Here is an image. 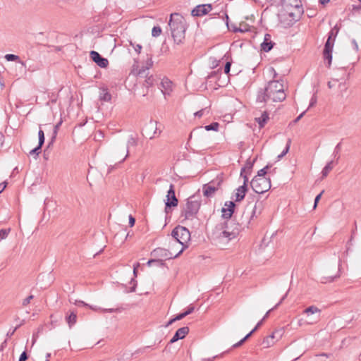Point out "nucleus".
<instances>
[{"label":"nucleus","mask_w":361,"mask_h":361,"mask_svg":"<svg viewBox=\"0 0 361 361\" xmlns=\"http://www.w3.org/2000/svg\"><path fill=\"white\" fill-rule=\"evenodd\" d=\"M286 94L284 92L282 80H271L268 82L267 86L259 91L257 102H266L271 99L274 102H279L285 100Z\"/></svg>","instance_id":"nucleus-1"},{"label":"nucleus","mask_w":361,"mask_h":361,"mask_svg":"<svg viewBox=\"0 0 361 361\" xmlns=\"http://www.w3.org/2000/svg\"><path fill=\"white\" fill-rule=\"evenodd\" d=\"M169 26L174 43L178 45L183 44L185 42L187 29V23L184 17L178 13H171Z\"/></svg>","instance_id":"nucleus-2"},{"label":"nucleus","mask_w":361,"mask_h":361,"mask_svg":"<svg viewBox=\"0 0 361 361\" xmlns=\"http://www.w3.org/2000/svg\"><path fill=\"white\" fill-rule=\"evenodd\" d=\"M201 202L195 199V196H191L187 199L185 204L183 207L180 213V217L183 220H192L196 217L200 209Z\"/></svg>","instance_id":"nucleus-3"},{"label":"nucleus","mask_w":361,"mask_h":361,"mask_svg":"<svg viewBox=\"0 0 361 361\" xmlns=\"http://www.w3.org/2000/svg\"><path fill=\"white\" fill-rule=\"evenodd\" d=\"M283 6L291 21L298 20L303 13L300 0H283Z\"/></svg>","instance_id":"nucleus-4"},{"label":"nucleus","mask_w":361,"mask_h":361,"mask_svg":"<svg viewBox=\"0 0 361 361\" xmlns=\"http://www.w3.org/2000/svg\"><path fill=\"white\" fill-rule=\"evenodd\" d=\"M171 235L175 242L179 243L183 245V250L187 247L186 244L190 239V233L185 227L178 226L171 232Z\"/></svg>","instance_id":"nucleus-5"},{"label":"nucleus","mask_w":361,"mask_h":361,"mask_svg":"<svg viewBox=\"0 0 361 361\" xmlns=\"http://www.w3.org/2000/svg\"><path fill=\"white\" fill-rule=\"evenodd\" d=\"M250 185L256 193L262 194L271 188V180L267 178L254 177Z\"/></svg>","instance_id":"nucleus-6"},{"label":"nucleus","mask_w":361,"mask_h":361,"mask_svg":"<svg viewBox=\"0 0 361 361\" xmlns=\"http://www.w3.org/2000/svg\"><path fill=\"white\" fill-rule=\"evenodd\" d=\"M223 183V178L220 176H217L208 183L203 185L202 191L204 196L210 198L214 196L216 192L221 188Z\"/></svg>","instance_id":"nucleus-7"},{"label":"nucleus","mask_w":361,"mask_h":361,"mask_svg":"<svg viewBox=\"0 0 361 361\" xmlns=\"http://www.w3.org/2000/svg\"><path fill=\"white\" fill-rule=\"evenodd\" d=\"M264 209L263 203L262 202H259V200H257L254 205H251L250 204H248L246 207L245 210L243 212V215L247 214V216L250 215L248 223H250L251 219H253L254 218H257L262 212Z\"/></svg>","instance_id":"nucleus-8"},{"label":"nucleus","mask_w":361,"mask_h":361,"mask_svg":"<svg viewBox=\"0 0 361 361\" xmlns=\"http://www.w3.org/2000/svg\"><path fill=\"white\" fill-rule=\"evenodd\" d=\"M183 248H181V250L177 254L173 255V253L166 249L157 247L152 252L151 255L155 257L160 258L159 259L163 261V259H169L171 258L177 257L180 253L183 252Z\"/></svg>","instance_id":"nucleus-9"},{"label":"nucleus","mask_w":361,"mask_h":361,"mask_svg":"<svg viewBox=\"0 0 361 361\" xmlns=\"http://www.w3.org/2000/svg\"><path fill=\"white\" fill-rule=\"evenodd\" d=\"M224 226L221 225V228H216V232L215 233L216 238L220 241L228 243L231 240L235 238L238 234V231H228L226 230L221 231Z\"/></svg>","instance_id":"nucleus-10"},{"label":"nucleus","mask_w":361,"mask_h":361,"mask_svg":"<svg viewBox=\"0 0 361 361\" xmlns=\"http://www.w3.org/2000/svg\"><path fill=\"white\" fill-rule=\"evenodd\" d=\"M178 200L176 197L174 185L173 184H171L166 195L165 210L167 211L168 208L176 207L178 205Z\"/></svg>","instance_id":"nucleus-11"},{"label":"nucleus","mask_w":361,"mask_h":361,"mask_svg":"<svg viewBox=\"0 0 361 361\" xmlns=\"http://www.w3.org/2000/svg\"><path fill=\"white\" fill-rule=\"evenodd\" d=\"M90 56L91 59L100 68H105L109 65V61L107 59L102 56L97 51H91L90 52Z\"/></svg>","instance_id":"nucleus-12"},{"label":"nucleus","mask_w":361,"mask_h":361,"mask_svg":"<svg viewBox=\"0 0 361 361\" xmlns=\"http://www.w3.org/2000/svg\"><path fill=\"white\" fill-rule=\"evenodd\" d=\"M137 145V140L133 137H130L128 140V142L126 146H123L121 147H118L116 149V154H118L119 153H121L122 154H125L124 157L121 160V161H124L128 156L129 151L128 148L130 146H136Z\"/></svg>","instance_id":"nucleus-13"},{"label":"nucleus","mask_w":361,"mask_h":361,"mask_svg":"<svg viewBox=\"0 0 361 361\" xmlns=\"http://www.w3.org/2000/svg\"><path fill=\"white\" fill-rule=\"evenodd\" d=\"M212 9V6L210 4H202L195 6L191 12L193 16H203L207 14Z\"/></svg>","instance_id":"nucleus-14"},{"label":"nucleus","mask_w":361,"mask_h":361,"mask_svg":"<svg viewBox=\"0 0 361 361\" xmlns=\"http://www.w3.org/2000/svg\"><path fill=\"white\" fill-rule=\"evenodd\" d=\"M235 204L233 201L226 202L224 204V207L221 209L222 217L226 219H229L235 209Z\"/></svg>","instance_id":"nucleus-15"},{"label":"nucleus","mask_w":361,"mask_h":361,"mask_svg":"<svg viewBox=\"0 0 361 361\" xmlns=\"http://www.w3.org/2000/svg\"><path fill=\"white\" fill-rule=\"evenodd\" d=\"M157 123L156 121H150L145 127L144 132L146 136L149 139H152L157 133Z\"/></svg>","instance_id":"nucleus-16"},{"label":"nucleus","mask_w":361,"mask_h":361,"mask_svg":"<svg viewBox=\"0 0 361 361\" xmlns=\"http://www.w3.org/2000/svg\"><path fill=\"white\" fill-rule=\"evenodd\" d=\"M189 333V328L188 326H183L178 329L172 338L170 340V343H173L180 339H183Z\"/></svg>","instance_id":"nucleus-17"},{"label":"nucleus","mask_w":361,"mask_h":361,"mask_svg":"<svg viewBox=\"0 0 361 361\" xmlns=\"http://www.w3.org/2000/svg\"><path fill=\"white\" fill-rule=\"evenodd\" d=\"M320 313H321V310L314 305L307 307L303 311V314H306L307 317H310V319L318 317V319H319Z\"/></svg>","instance_id":"nucleus-18"},{"label":"nucleus","mask_w":361,"mask_h":361,"mask_svg":"<svg viewBox=\"0 0 361 361\" xmlns=\"http://www.w3.org/2000/svg\"><path fill=\"white\" fill-rule=\"evenodd\" d=\"M274 44V43L271 40V35L266 34L264 35V42L261 44L262 50L268 52L273 48Z\"/></svg>","instance_id":"nucleus-19"},{"label":"nucleus","mask_w":361,"mask_h":361,"mask_svg":"<svg viewBox=\"0 0 361 361\" xmlns=\"http://www.w3.org/2000/svg\"><path fill=\"white\" fill-rule=\"evenodd\" d=\"M161 92L166 94H170L172 91V82L168 78H164L161 82Z\"/></svg>","instance_id":"nucleus-20"},{"label":"nucleus","mask_w":361,"mask_h":361,"mask_svg":"<svg viewBox=\"0 0 361 361\" xmlns=\"http://www.w3.org/2000/svg\"><path fill=\"white\" fill-rule=\"evenodd\" d=\"M247 191V187L245 185H240L236 189V192L235 193V202H240L242 201L245 196V194Z\"/></svg>","instance_id":"nucleus-21"},{"label":"nucleus","mask_w":361,"mask_h":361,"mask_svg":"<svg viewBox=\"0 0 361 361\" xmlns=\"http://www.w3.org/2000/svg\"><path fill=\"white\" fill-rule=\"evenodd\" d=\"M255 159L251 160L250 159H247L245 165L241 169L240 176H243L244 173H250L253 167V164Z\"/></svg>","instance_id":"nucleus-22"},{"label":"nucleus","mask_w":361,"mask_h":361,"mask_svg":"<svg viewBox=\"0 0 361 361\" xmlns=\"http://www.w3.org/2000/svg\"><path fill=\"white\" fill-rule=\"evenodd\" d=\"M269 119V114L264 111L260 117L255 118L256 122L259 124L260 128H263Z\"/></svg>","instance_id":"nucleus-23"},{"label":"nucleus","mask_w":361,"mask_h":361,"mask_svg":"<svg viewBox=\"0 0 361 361\" xmlns=\"http://www.w3.org/2000/svg\"><path fill=\"white\" fill-rule=\"evenodd\" d=\"M66 320L70 327L74 325L77 321V314L75 312H72L71 314L66 317Z\"/></svg>","instance_id":"nucleus-24"},{"label":"nucleus","mask_w":361,"mask_h":361,"mask_svg":"<svg viewBox=\"0 0 361 361\" xmlns=\"http://www.w3.org/2000/svg\"><path fill=\"white\" fill-rule=\"evenodd\" d=\"M318 322V317H313L309 319V320H304L303 319H300L298 320V325L300 326L304 325V324H314Z\"/></svg>","instance_id":"nucleus-25"},{"label":"nucleus","mask_w":361,"mask_h":361,"mask_svg":"<svg viewBox=\"0 0 361 361\" xmlns=\"http://www.w3.org/2000/svg\"><path fill=\"white\" fill-rule=\"evenodd\" d=\"M333 161H329L323 169L322 173L323 177L327 176V175L329 173V172L332 170L334 166H333Z\"/></svg>","instance_id":"nucleus-26"},{"label":"nucleus","mask_w":361,"mask_h":361,"mask_svg":"<svg viewBox=\"0 0 361 361\" xmlns=\"http://www.w3.org/2000/svg\"><path fill=\"white\" fill-rule=\"evenodd\" d=\"M100 99L104 102H109L111 99V94L107 91L106 89H103L100 94Z\"/></svg>","instance_id":"nucleus-27"},{"label":"nucleus","mask_w":361,"mask_h":361,"mask_svg":"<svg viewBox=\"0 0 361 361\" xmlns=\"http://www.w3.org/2000/svg\"><path fill=\"white\" fill-rule=\"evenodd\" d=\"M5 59L8 61H18L22 65H25L24 62L23 61H21L20 60V58L17 55H15V54H6L5 56Z\"/></svg>","instance_id":"nucleus-28"},{"label":"nucleus","mask_w":361,"mask_h":361,"mask_svg":"<svg viewBox=\"0 0 361 361\" xmlns=\"http://www.w3.org/2000/svg\"><path fill=\"white\" fill-rule=\"evenodd\" d=\"M339 31V28L337 25H335L331 31L329 32L328 38L332 39L333 41H335V38L337 36Z\"/></svg>","instance_id":"nucleus-29"},{"label":"nucleus","mask_w":361,"mask_h":361,"mask_svg":"<svg viewBox=\"0 0 361 361\" xmlns=\"http://www.w3.org/2000/svg\"><path fill=\"white\" fill-rule=\"evenodd\" d=\"M275 338V332L272 333L269 336L265 338L263 340V344L265 347H269L274 343L272 341Z\"/></svg>","instance_id":"nucleus-30"},{"label":"nucleus","mask_w":361,"mask_h":361,"mask_svg":"<svg viewBox=\"0 0 361 361\" xmlns=\"http://www.w3.org/2000/svg\"><path fill=\"white\" fill-rule=\"evenodd\" d=\"M334 43V41L328 38L324 45V51H332Z\"/></svg>","instance_id":"nucleus-31"},{"label":"nucleus","mask_w":361,"mask_h":361,"mask_svg":"<svg viewBox=\"0 0 361 361\" xmlns=\"http://www.w3.org/2000/svg\"><path fill=\"white\" fill-rule=\"evenodd\" d=\"M248 25L245 23H240L239 27H235L233 29V31L235 32H245L249 31Z\"/></svg>","instance_id":"nucleus-32"},{"label":"nucleus","mask_w":361,"mask_h":361,"mask_svg":"<svg viewBox=\"0 0 361 361\" xmlns=\"http://www.w3.org/2000/svg\"><path fill=\"white\" fill-rule=\"evenodd\" d=\"M219 127V123L214 122V123H211L209 125H207V126H204V129L207 131H209V130L216 131V130H218Z\"/></svg>","instance_id":"nucleus-33"},{"label":"nucleus","mask_w":361,"mask_h":361,"mask_svg":"<svg viewBox=\"0 0 361 361\" xmlns=\"http://www.w3.org/2000/svg\"><path fill=\"white\" fill-rule=\"evenodd\" d=\"M271 166L268 164L264 168L260 169L257 172V175L255 177H259V178H265L264 175L267 173V169H269Z\"/></svg>","instance_id":"nucleus-34"},{"label":"nucleus","mask_w":361,"mask_h":361,"mask_svg":"<svg viewBox=\"0 0 361 361\" xmlns=\"http://www.w3.org/2000/svg\"><path fill=\"white\" fill-rule=\"evenodd\" d=\"M61 123H62V121H59L54 126L51 142H53L55 140L56 137L58 133V130H59Z\"/></svg>","instance_id":"nucleus-35"},{"label":"nucleus","mask_w":361,"mask_h":361,"mask_svg":"<svg viewBox=\"0 0 361 361\" xmlns=\"http://www.w3.org/2000/svg\"><path fill=\"white\" fill-rule=\"evenodd\" d=\"M75 305H76L78 306L89 307L90 309H92V310H93L94 311H97L98 310H100V308H97V307L89 305L88 304H87L85 302L81 301V300H75Z\"/></svg>","instance_id":"nucleus-36"},{"label":"nucleus","mask_w":361,"mask_h":361,"mask_svg":"<svg viewBox=\"0 0 361 361\" xmlns=\"http://www.w3.org/2000/svg\"><path fill=\"white\" fill-rule=\"evenodd\" d=\"M38 137H39L38 145L42 147V145L44 143L45 137H44V133L42 129H39V130L38 132Z\"/></svg>","instance_id":"nucleus-37"},{"label":"nucleus","mask_w":361,"mask_h":361,"mask_svg":"<svg viewBox=\"0 0 361 361\" xmlns=\"http://www.w3.org/2000/svg\"><path fill=\"white\" fill-rule=\"evenodd\" d=\"M10 232H11V228L0 230V241L4 239H6Z\"/></svg>","instance_id":"nucleus-38"},{"label":"nucleus","mask_w":361,"mask_h":361,"mask_svg":"<svg viewBox=\"0 0 361 361\" xmlns=\"http://www.w3.org/2000/svg\"><path fill=\"white\" fill-rule=\"evenodd\" d=\"M161 33V28L159 26H154L152 30V35L154 37H159Z\"/></svg>","instance_id":"nucleus-39"},{"label":"nucleus","mask_w":361,"mask_h":361,"mask_svg":"<svg viewBox=\"0 0 361 361\" xmlns=\"http://www.w3.org/2000/svg\"><path fill=\"white\" fill-rule=\"evenodd\" d=\"M341 142H339L338 144H337V145L336 146L334 151V156L337 159H338L340 157L339 152L341 150Z\"/></svg>","instance_id":"nucleus-40"},{"label":"nucleus","mask_w":361,"mask_h":361,"mask_svg":"<svg viewBox=\"0 0 361 361\" xmlns=\"http://www.w3.org/2000/svg\"><path fill=\"white\" fill-rule=\"evenodd\" d=\"M324 58L328 60L329 65L331 64L332 60V51H323Z\"/></svg>","instance_id":"nucleus-41"},{"label":"nucleus","mask_w":361,"mask_h":361,"mask_svg":"<svg viewBox=\"0 0 361 361\" xmlns=\"http://www.w3.org/2000/svg\"><path fill=\"white\" fill-rule=\"evenodd\" d=\"M290 144H291V140L288 139V141H287L286 146L285 149L281 152L282 156H285L288 152Z\"/></svg>","instance_id":"nucleus-42"},{"label":"nucleus","mask_w":361,"mask_h":361,"mask_svg":"<svg viewBox=\"0 0 361 361\" xmlns=\"http://www.w3.org/2000/svg\"><path fill=\"white\" fill-rule=\"evenodd\" d=\"M41 149L42 147L37 145L35 148L30 152V154H35L36 156H38V154L41 152Z\"/></svg>","instance_id":"nucleus-43"},{"label":"nucleus","mask_w":361,"mask_h":361,"mask_svg":"<svg viewBox=\"0 0 361 361\" xmlns=\"http://www.w3.org/2000/svg\"><path fill=\"white\" fill-rule=\"evenodd\" d=\"M33 298H34V296L32 295H30L28 297H27L26 298H25L22 302L23 306L27 305L30 302L31 300L33 299Z\"/></svg>","instance_id":"nucleus-44"},{"label":"nucleus","mask_w":361,"mask_h":361,"mask_svg":"<svg viewBox=\"0 0 361 361\" xmlns=\"http://www.w3.org/2000/svg\"><path fill=\"white\" fill-rule=\"evenodd\" d=\"M317 96L315 94H314L310 99V102L308 109L314 106L317 104Z\"/></svg>","instance_id":"nucleus-45"},{"label":"nucleus","mask_w":361,"mask_h":361,"mask_svg":"<svg viewBox=\"0 0 361 361\" xmlns=\"http://www.w3.org/2000/svg\"><path fill=\"white\" fill-rule=\"evenodd\" d=\"M323 193H324V190H322L319 195H317L315 197L314 203V209H315L317 207V204H318L319 200L321 199L322 195Z\"/></svg>","instance_id":"nucleus-46"},{"label":"nucleus","mask_w":361,"mask_h":361,"mask_svg":"<svg viewBox=\"0 0 361 361\" xmlns=\"http://www.w3.org/2000/svg\"><path fill=\"white\" fill-rule=\"evenodd\" d=\"M152 263H157V264H160V265L164 264V263L162 262V260H161V259H149V260L147 262V264H148L149 266H150Z\"/></svg>","instance_id":"nucleus-47"},{"label":"nucleus","mask_w":361,"mask_h":361,"mask_svg":"<svg viewBox=\"0 0 361 361\" xmlns=\"http://www.w3.org/2000/svg\"><path fill=\"white\" fill-rule=\"evenodd\" d=\"M130 45L133 47L135 51L140 54L142 49V46L140 44H134L133 42H130Z\"/></svg>","instance_id":"nucleus-48"},{"label":"nucleus","mask_w":361,"mask_h":361,"mask_svg":"<svg viewBox=\"0 0 361 361\" xmlns=\"http://www.w3.org/2000/svg\"><path fill=\"white\" fill-rule=\"evenodd\" d=\"M28 358L27 354L25 351L23 352L20 355L18 361H26Z\"/></svg>","instance_id":"nucleus-49"},{"label":"nucleus","mask_w":361,"mask_h":361,"mask_svg":"<svg viewBox=\"0 0 361 361\" xmlns=\"http://www.w3.org/2000/svg\"><path fill=\"white\" fill-rule=\"evenodd\" d=\"M194 310H195L194 306L190 305V306L188 307L187 310L185 311V313L188 316L190 314H191L192 312H193Z\"/></svg>","instance_id":"nucleus-50"},{"label":"nucleus","mask_w":361,"mask_h":361,"mask_svg":"<svg viewBox=\"0 0 361 361\" xmlns=\"http://www.w3.org/2000/svg\"><path fill=\"white\" fill-rule=\"evenodd\" d=\"M231 62H226V63L225 64V66H224V73H225L226 74H228V73H229L230 70H231Z\"/></svg>","instance_id":"nucleus-51"},{"label":"nucleus","mask_w":361,"mask_h":361,"mask_svg":"<svg viewBox=\"0 0 361 361\" xmlns=\"http://www.w3.org/2000/svg\"><path fill=\"white\" fill-rule=\"evenodd\" d=\"M104 312H120L119 308H109V309H104L102 310Z\"/></svg>","instance_id":"nucleus-52"},{"label":"nucleus","mask_w":361,"mask_h":361,"mask_svg":"<svg viewBox=\"0 0 361 361\" xmlns=\"http://www.w3.org/2000/svg\"><path fill=\"white\" fill-rule=\"evenodd\" d=\"M187 315L185 314V312H183L182 313L177 314L175 317V319H176L177 321H179V320H181L182 319H183L184 317H185Z\"/></svg>","instance_id":"nucleus-53"},{"label":"nucleus","mask_w":361,"mask_h":361,"mask_svg":"<svg viewBox=\"0 0 361 361\" xmlns=\"http://www.w3.org/2000/svg\"><path fill=\"white\" fill-rule=\"evenodd\" d=\"M288 293V291L286 292V293L281 298L280 301L274 306V308H278V307L283 302V300L286 299Z\"/></svg>","instance_id":"nucleus-54"},{"label":"nucleus","mask_w":361,"mask_h":361,"mask_svg":"<svg viewBox=\"0 0 361 361\" xmlns=\"http://www.w3.org/2000/svg\"><path fill=\"white\" fill-rule=\"evenodd\" d=\"M206 111V109H202L197 112L195 113V116H197V117H202L204 113V111Z\"/></svg>","instance_id":"nucleus-55"},{"label":"nucleus","mask_w":361,"mask_h":361,"mask_svg":"<svg viewBox=\"0 0 361 361\" xmlns=\"http://www.w3.org/2000/svg\"><path fill=\"white\" fill-rule=\"evenodd\" d=\"M276 310V308H274V307H272L271 309H270L269 311H267V313L265 314V315H264V316L263 317V318L262 319V321H265V320L268 318V317H269V315L270 312H272V311H273V310Z\"/></svg>","instance_id":"nucleus-56"},{"label":"nucleus","mask_w":361,"mask_h":361,"mask_svg":"<svg viewBox=\"0 0 361 361\" xmlns=\"http://www.w3.org/2000/svg\"><path fill=\"white\" fill-rule=\"evenodd\" d=\"M247 174L248 173H244L243 176H241L243 178V185H245L247 186V183L248 182V177H247Z\"/></svg>","instance_id":"nucleus-57"},{"label":"nucleus","mask_w":361,"mask_h":361,"mask_svg":"<svg viewBox=\"0 0 361 361\" xmlns=\"http://www.w3.org/2000/svg\"><path fill=\"white\" fill-rule=\"evenodd\" d=\"M145 82L147 83V86H151L153 84V79L152 77H149L147 79L145 80Z\"/></svg>","instance_id":"nucleus-58"},{"label":"nucleus","mask_w":361,"mask_h":361,"mask_svg":"<svg viewBox=\"0 0 361 361\" xmlns=\"http://www.w3.org/2000/svg\"><path fill=\"white\" fill-rule=\"evenodd\" d=\"M245 341V339H241L240 341L233 345V348H238Z\"/></svg>","instance_id":"nucleus-59"},{"label":"nucleus","mask_w":361,"mask_h":361,"mask_svg":"<svg viewBox=\"0 0 361 361\" xmlns=\"http://www.w3.org/2000/svg\"><path fill=\"white\" fill-rule=\"evenodd\" d=\"M135 222V219L131 215L129 216V224L130 226H133Z\"/></svg>","instance_id":"nucleus-60"},{"label":"nucleus","mask_w":361,"mask_h":361,"mask_svg":"<svg viewBox=\"0 0 361 361\" xmlns=\"http://www.w3.org/2000/svg\"><path fill=\"white\" fill-rule=\"evenodd\" d=\"M306 111H303L302 113H301L295 120H294V123H297L298 122L302 117L303 116L305 115Z\"/></svg>","instance_id":"nucleus-61"},{"label":"nucleus","mask_w":361,"mask_h":361,"mask_svg":"<svg viewBox=\"0 0 361 361\" xmlns=\"http://www.w3.org/2000/svg\"><path fill=\"white\" fill-rule=\"evenodd\" d=\"M338 80H333L331 81H329L328 82V87L329 88H332L334 85H335V83L337 82Z\"/></svg>","instance_id":"nucleus-62"},{"label":"nucleus","mask_w":361,"mask_h":361,"mask_svg":"<svg viewBox=\"0 0 361 361\" xmlns=\"http://www.w3.org/2000/svg\"><path fill=\"white\" fill-rule=\"evenodd\" d=\"M17 329H18V327H15L12 331H11V330H10V331L7 333V334H6L7 337H11V336H12L14 334L15 331H16Z\"/></svg>","instance_id":"nucleus-63"},{"label":"nucleus","mask_w":361,"mask_h":361,"mask_svg":"<svg viewBox=\"0 0 361 361\" xmlns=\"http://www.w3.org/2000/svg\"><path fill=\"white\" fill-rule=\"evenodd\" d=\"M264 321H262V319H261L257 324V325L255 326V327L253 329V330L255 331H256L263 324Z\"/></svg>","instance_id":"nucleus-64"}]
</instances>
